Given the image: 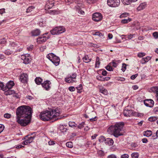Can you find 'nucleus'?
Instances as JSON below:
<instances>
[{
  "label": "nucleus",
  "instance_id": "obj_33",
  "mask_svg": "<svg viewBox=\"0 0 158 158\" xmlns=\"http://www.w3.org/2000/svg\"><path fill=\"white\" fill-rule=\"evenodd\" d=\"M69 127H75L77 126V125L74 122H69Z\"/></svg>",
  "mask_w": 158,
  "mask_h": 158
},
{
  "label": "nucleus",
  "instance_id": "obj_64",
  "mask_svg": "<svg viewBox=\"0 0 158 158\" xmlns=\"http://www.w3.org/2000/svg\"><path fill=\"white\" fill-rule=\"evenodd\" d=\"M156 97L157 100H158V88H156Z\"/></svg>",
  "mask_w": 158,
  "mask_h": 158
},
{
  "label": "nucleus",
  "instance_id": "obj_34",
  "mask_svg": "<svg viewBox=\"0 0 158 158\" xmlns=\"http://www.w3.org/2000/svg\"><path fill=\"white\" fill-rule=\"evenodd\" d=\"M34 8L35 7L33 6H31L29 7L27 9V13L31 12L32 10L34 9Z\"/></svg>",
  "mask_w": 158,
  "mask_h": 158
},
{
  "label": "nucleus",
  "instance_id": "obj_19",
  "mask_svg": "<svg viewBox=\"0 0 158 158\" xmlns=\"http://www.w3.org/2000/svg\"><path fill=\"white\" fill-rule=\"evenodd\" d=\"M114 143V141L112 139L107 138L106 139L105 143L109 145H112Z\"/></svg>",
  "mask_w": 158,
  "mask_h": 158
},
{
  "label": "nucleus",
  "instance_id": "obj_55",
  "mask_svg": "<svg viewBox=\"0 0 158 158\" xmlns=\"http://www.w3.org/2000/svg\"><path fill=\"white\" fill-rule=\"evenodd\" d=\"M75 2L78 4H80L83 2V0H74Z\"/></svg>",
  "mask_w": 158,
  "mask_h": 158
},
{
  "label": "nucleus",
  "instance_id": "obj_45",
  "mask_svg": "<svg viewBox=\"0 0 158 158\" xmlns=\"http://www.w3.org/2000/svg\"><path fill=\"white\" fill-rule=\"evenodd\" d=\"M106 69L109 71H111L113 70L112 67L109 65H108L106 67Z\"/></svg>",
  "mask_w": 158,
  "mask_h": 158
},
{
  "label": "nucleus",
  "instance_id": "obj_2",
  "mask_svg": "<svg viewBox=\"0 0 158 158\" xmlns=\"http://www.w3.org/2000/svg\"><path fill=\"white\" fill-rule=\"evenodd\" d=\"M61 114L60 109L56 108L50 111L46 110L42 112L40 115V118L44 121L53 119L56 121L63 118L60 115Z\"/></svg>",
  "mask_w": 158,
  "mask_h": 158
},
{
  "label": "nucleus",
  "instance_id": "obj_39",
  "mask_svg": "<svg viewBox=\"0 0 158 158\" xmlns=\"http://www.w3.org/2000/svg\"><path fill=\"white\" fill-rule=\"evenodd\" d=\"M106 139L104 137L101 136L100 137L99 140L100 142H103L104 141L105 142Z\"/></svg>",
  "mask_w": 158,
  "mask_h": 158
},
{
  "label": "nucleus",
  "instance_id": "obj_21",
  "mask_svg": "<svg viewBox=\"0 0 158 158\" xmlns=\"http://www.w3.org/2000/svg\"><path fill=\"white\" fill-rule=\"evenodd\" d=\"M152 134V132L150 130H147L143 132V135L148 137L151 136Z\"/></svg>",
  "mask_w": 158,
  "mask_h": 158
},
{
  "label": "nucleus",
  "instance_id": "obj_59",
  "mask_svg": "<svg viewBox=\"0 0 158 158\" xmlns=\"http://www.w3.org/2000/svg\"><path fill=\"white\" fill-rule=\"evenodd\" d=\"M4 129V126L0 125V133H1Z\"/></svg>",
  "mask_w": 158,
  "mask_h": 158
},
{
  "label": "nucleus",
  "instance_id": "obj_3",
  "mask_svg": "<svg viewBox=\"0 0 158 158\" xmlns=\"http://www.w3.org/2000/svg\"><path fill=\"white\" fill-rule=\"evenodd\" d=\"M124 124L123 122L116 123L114 125H112L107 129V131L110 134H113L114 136L118 137L119 136L123 135L121 132Z\"/></svg>",
  "mask_w": 158,
  "mask_h": 158
},
{
  "label": "nucleus",
  "instance_id": "obj_9",
  "mask_svg": "<svg viewBox=\"0 0 158 158\" xmlns=\"http://www.w3.org/2000/svg\"><path fill=\"white\" fill-rule=\"evenodd\" d=\"M102 18L101 14L99 13H95L92 16V19L95 22H98L101 20Z\"/></svg>",
  "mask_w": 158,
  "mask_h": 158
},
{
  "label": "nucleus",
  "instance_id": "obj_15",
  "mask_svg": "<svg viewBox=\"0 0 158 158\" xmlns=\"http://www.w3.org/2000/svg\"><path fill=\"white\" fill-rule=\"evenodd\" d=\"M54 6V2L53 1L48 0L47 1L45 6L46 10L49 9L52 7Z\"/></svg>",
  "mask_w": 158,
  "mask_h": 158
},
{
  "label": "nucleus",
  "instance_id": "obj_60",
  "mask_svg": "<svg viewBox=\"0 0 158 158\" xmlns=\"http://www.w3.org/2000/svg\"><path fill=\"white\" fill-rule=\"evenodd\" d=\"M97 117L96 116H95L94 118H90V120L91 121H95L97 120Z\"/></svg>",
  "mask_w": 158,
  "mask_h": 158
},
{
  "label": "nucleus",
  "instance_id": "obj_63",
  "mask_svg": "<svg viewBox=\"0 0 158 158\" xmlns=\"http://www.w3.org/2000/svg\"><path fill=\"white\" fill-rule=\"evenodd\" d=\"M142 141L143 143H147L148 142V140L146 138L143 139Z\"/></svg>",
  "mask_w": 158,
  "mask_h": 158
},
{
  "label": "nucleus",
  "instance_id": "obj_25",
  "mask_svg": "<svg viewBox=\"0 0 158 158\" xmlns=\"http://www.w3.org/2000/svg\"><path fill=\"white\" fill-rule=\"evenodd\" d=\"M42 80V79L40 77H36L35 79V83L37 85H40L41 84Z\"/></svg>",
  "mask_w": 158,
  "mask_h": 158
},
{
  "label": "nucleus",
  "instance_id": "obj_18",
  "mask_svg": "<svg viewBox=\"0 0 158 158\" xmlns=\"http://www.w3.org/2000/svg\"><path fill=\"white\" fill-rule=\"evenodd\" d=\"M151 58L150 56H147L145 58H142L140 60L141 63L142 64H144L149 61Z\"/></svg>",
  "mask_w": 158,
  "mask_h": 158
},
{
  "label": "nucleus",
  "instance_id": "obj_36",
  "mask_svg": "<svg viewBox=\"0 0 158 158\" xmlns=\"http://www.w3.org/2000/svg\"><path fill=\"white\" fill-rule=\"evenodd\" d=\"M66 146L68 148H72L73 147V143L72 142H69L66 143Z\"/></svg>",
  "mask_w": 158,
  "mask_h": 158
},
{
  "label": "nucleus",
  "instance_id": "obj_30",
  "mask_svg": "<svg viewBox=\"0 0 158 158\" xmlns=\"http://www.w3.org/2000/svg\"><path fill=\"white\" fill-rule=\"evenodd\" d=\"M139 156V153L137 152L133 153L131 154V157L132 158H138Z\"/></svg>",
  "mask_w": 158,
  "mask_h": 158
},
{
  "label": "nucleus",
  "instance_id": "obj_11",
  "mask_svg": "<svg viewBox=\"0 0 158 158\" xmlns=\"http://www.w3.org/2000/svg\"><path fill=\"white\" fill-rule=\"evenodd\" d=\"M51 84V82L49 81L46 80L42 83L41 85L46 90H48L50 88V85Z\"/></svg>",
  "mask_w": 158,
  "mask_h": 158
},
{
  "label": "nucleus",
  "instance_id": "obj_13",
  "mask_svg": "<svg viewBox=\"0 0 158 158\" xmlns=\"http://www.w3.org/2000/svg\"><path fill=\"white\" fill-rule=\"evenodd\" d=\"M133 111L131 110L125 109L123 112L124 116L127 117L133 116Z\"/></svg>",
  "mask_w": 158,
  "mask_h": 158
},
{
  "label": "nucleus",
  "instance_id": "obj_8",
  "mask_svg": "<svg viewBox=\"0 0 158 158\" xmlns=\"http://www.w3.org/2000/svg\"><path fill=\"white\" fill-rule=\"evenodd\" d=\"M21 59L23 60L24 63L25 64H29L31 60V57L29 56V54L22 55L21 56Z\"/></svg>",
  "mask_w": 158,
  "mask_h": 158
},
{
  "label": "nucleus",
  "instance_id": "obj_40",
  "mask_svg": "<svg viewBox=\"0 0 158 158\" xmlns=\"http://www.w3.org/2000/svg\"><path fill=\"white\" fill-rule=\"evenodd\" d=\"M121 1L124 5H128L130 2L129 0H121Z\"/></svg>",
  "mask_w": 158,
  "mask_h": 158
},
{
  "label": "nucleus",
  "instance_id": "obj_17",
  "mask_svg": "<svg viewBox=\"0 0 158 158\" xmlns=\"http://www.w3.org/2000/svg\"><path fill=\"white\" fill-rule=\"evenodd\" d=\"M147 5L146 2L141 3L137 8V10L138 11H139L143 10L147 6Z\"/></svg>",
  "mask_w": 158,
  "mask_h": 158
},
{
  "label": "nucleus",
  "instance_id": "obj_58",
  "mask_svg": "<svg viewBox=\"0 0 158 158\" xmlns=\"http://www.w3.org/2000/svg\"><path fill=\"white\" fill-rule=\"evenodd\" d=\"M117 80L118 81H125V79L124 78L121 77L118 78L117 79Z\"/></svg>",
  "mask_w": 158,
  "mask_h": 158
},
{
  "label": "nucleus",
  "instance_id": "obj_10",
  "mask_svg": "<svg viewBox=\"0 0 158 158\" xmlns=\"http://www.w3.org/2000/svg\"><path fill=\"white\" fill-rule=\"evenodd\" d=\"M34 138V137H31L29 136H27L25 137L24 139L25 140L22 142V144L27 145L32 142Z\"/></svg>",
  "mask_w": 158,
  "mask_h": 158
},
{
  "label": "nucleus",
  "instance_id": "obj_61",
  "mask_svg": "<svg viewBox=\"0 0 158 158\" xmlns=\"http://www.w3.org/2000/svg\"><path fill=\"white\" fill-rule=\"evenodd\" d=\"M5 13V9L3 8L0 9V14H2Z\"/></svg>",
  "mask_w": 158,
  "mask_h": 158
},
{
  "label": "nucleus",
  "instance_id": "obj_31",
  "mask_svg": "<svg viewBox=\"0 0 158 158\" xmlns=\"http://www.w3.org/2000/svg\"><path fill=\"white\" fill-rule=\"evenodd\" d=\"M158 119V117L156 116H152L148 118V120L150 122H154L156 120Z\"/></svg>",
  "mask_w": 158,
  "mask_h": 158
},
{
  "label": "nucleus",
  "instance_id": "obj_7",
  "mask_svg": "<svg viewBox=\"0 0 158 158\" xmlns=\"http://www.w3.org/2000/svg\"><path fill=\"white\" fill-rule=\"evenodd\" d=\"M77 76V75L75 73H73L72 75L70 76L67 77L65 78V81L68 83H73L75 82L76 81L75 80Z\"/></svg>",
  "mask_w": 158,
  "mask_h": 158
},
{
  "label": "nucleus",
  "instance_id": "obj_20",
  "mask_svg": "<svg viewBox=\"0 0 158 158\" xmlns=\"http://www.w3.org/2000/svg\"><path fill=\"white\" fill-rule=\"evenodd\" d=\"M14 82L13 81H10L7 83L6 87L7 89H10L14 85Z\"/></svg>",
  "mask_w": 158,
  "mask_h": 158
},
{
  "label": "nucleus",
  "instance_id": "obj_41",
  "mask_svg": "<svg viewBox=\"0 0 158 158\" xmlns=\"http://www.w3.org/2000/svg\"><path fill=\"white\" fill-rule=\"evenodd\" d=\"M97 79L99 80L102 81H104V77L102 76H98L97 77Z\"/></svg>",
  "mask_w": 158,
  "mask_h": 158
},
{
  "label": "nucleus",
  "instance_id": "obj_49",
  "mask_svg": "<svg viewBox=\"0 0 158 158\" xmlns=\"http://www.w3.org/2000/svg\"><path fill=\"white\" fill-rule=\"evenodd\" d=\"M129 155L127 154H124L121 156V158H128Z\"/></svg>",
  "mask_w": 158,
  "mask_h": 158
},
{
  "label": "nucleus",
  "instance_id": "obj_23",
  "mask_svg": "<svg viewBox=\"0 0 158 158\" xmlns=\"http://www.w3.org/2000/svg\"><path fill=\"white\" fill-rule=\"evenodd\" d=\"M32 34L33 36H37L40 35V31L38 29H36L32 31Z\"/></svg>",
  "mask_w": 158,
  "mask_h": 158
},
{
  "label": "nucleus",
  "instance_id": "obj_22",
  "mask_svg": "<svg viewBox=\"0 0 158 158\" xmlns=\"http://www.w3.org/2000/svg\"><path fill=\"white\" fill-rule=\"evenodd\" d=\"M120 61L119 60H113L112 62L110 63V64L113 66L114 67H116L118 65V64L119 63Z\"/></svg>",
  "mask_w": 158,
  "mask_h": 158
},
{
  "label": "nucleus",
  "instance_id": "obj_47",
  "mask_svg": "<svg viewBox=\"0 0 158 158\" xmlns=\"http://www.w3.org/2000/svg\"><path fill=\"white\" fill-rule=\"evenodd\" d=\"M50 13L51 14L55 15L56 14H58V11H57L56 10H50Z\"/></svg>",
  "mask_w": 158,
  "mask_h": 158
},
{
  "label": "nucleus",
  "instance_id": "obj_53",
  "mask_svg": "<svg viewBox=\"0 0 158 158\" xmlns=\"http://www.w3.org/2000/svg\"><path fill=\"white\" fill-rule=\"evenodd\" d=\"M6 41V40L4 38L0 40V44H4Z\"/></svg>",
  "mask_w": 158,
  "mask_h": 158
},
{
  "label": "nucleus",
  "instance_id": "obj_26",
  "mask_svg": "<svg viewBox=\"0 0 158 158\" xmlns=\"http://www.w3.org/2000/svg\"><path fill=\"white\" fill-rule=\"evenodd\" d=\"M8 89L7 90V89L6 90V92L5 93V94L7 95H11L12 94L15 93V91L14 90H11L10 89Z\"/></svg>",
  "mask_w": 158,
  "mask_h": 158
},
{
  "label": "nucleus",
  "instance_id": "obj_42",
  "mask_svg": "<svg viewBox=\"0 0 158 158\" xmlns=\"http://www.w3.org/2000/svg\"><path fill=\"white\" fill-rule=\"evenodd\" d=\"M146 55L145 53L144 52H139V53L138 54L137 56H138L139 57H142L144 56H145Z\"/></svg>",
  "mask_w": 158,
  "mask_h": 158
},
{
  "label": "nucleus",
  "instance_id": "obj_35",
  "mask_svg": "<svg viewBox=\"0 0 158 158\" xmlns=\"http://www.w3.org/2000/svg\"><path fill=\"white\" fill-rule=\"evenodd\" d=\"M94 35H98L101 37H103V35L102 33L100 32H96L94 34Z\"/></svg>",
  "mask_w": 158,
  "mask_h": 158
},
{
  "label": "nucleus",
  "instance_id": "obj_46",
  "mask_svg": "<svg viewBox=\"0 0 158 158\" xmlns=\"http://www.w3.org/2000/svg\"><path fill=\"white\" fill-rule=\"evenodd\" d=\"M85 125V123L84 122H82L78 126V127L79 129H81L84 127Z\"/></svg>",
  "mask_w": 158,
  "mask_h": 158
},
{
  "label": "nucleus",
  "instance_id": "obj_32",
  "mask_svg": "<svg viewBox=\"0 0 158 158\" xmlns=\"http://www.w3.org/2000/svg\"><path fill=\"white\" fill-rule=\"evenodd\" d=\"M100 92L105 95H106L107 94V90L103 88L100 89Z\"/></svg>",
  "mask_w": 158,
  "mask_h": 158
},
{
  "label": "nucleus",
  "instance_id": "obj_27",
  "mask_svg": "<svg viewBox=\"0 0 158 158\" xmlns=\"http://www.w3.org/2000/svg\"><path fill=\"white\" fill-rule=\"evenodd\" d=\"M131 19L129 18L127 19H123L121 20V22L123 24H125L131 21Z\"/></svg>",
  "mask_w": 158,
  "mask_h": 158
},
{
  "label": "nucleus",
  "instance_id": "obj_50",
  "mask_svg": "<svg viewBox=\"0 0 158 158\" xmlns=\"http://www.w3.org/2000/svg\"><path fill=\"white\" fill-rule=\"evenodd\" d=\"M107 158H117L116 155L114 154H111L108 156L107 157Z\"/></svg>",
  "mask_w": 158,
  "mask_h": 158
},
{
  "label": "nucleus",
  "instance_id": "obj_29",
  "mask_svg": "<svg viewBox=\"0 0 158 158\" xmlns=\"http://www.w3.org/2000/svg\"><path fill=\"white\" fill-rule=\"evenodd\" d=\"M143 116V114L139 113H137L135 111L133 112V116H135L138 117H141Z\"/></svg>",
  "mask_w": 158,
  "mask_h": 158
},
{
  "label": "nucleus",
  "instance_id": "obj_57",
  "mask_svg": "<svg viewBox=\"0 0 158 158\" xmlns=\"http://www.w3.org/2000/svg\"><path fill=\"white\" fill-rule=\"evenodd\" d=\"M137 76V74H136L135 75H133L131 76V78L132 80H134Z\"/></svg>",
  "mask_w": 158,
  "mask_h": 158
},
{
  "label": "nucleus",
  "instance_id": "obj_48",
  "mask_svg": "<svg viewBox=\"0 0 158 158\" xmlns=\"http://www.w3.org/2000/svg\"><path fill=\"white\" fill-rule=\"evenodd\" d=\"M4 117L7 118H10L11 115L8 113L5 114L4 115Z\"/></svg>",
  "mask_w": 158,
  "mask_h": 158
},
{
  "label": "nucleus",
  "instance_id": "obj_52",
  "mask_svg": "<svg viewBox=\"0 0 158 158\" xmlns=\"http://www.w3.org/2000/svg\"><path fill=\"white\" fill-rule=\"evenodd\" d=\"M153 36L155 38H157L158 37V33L157 32H155L153 33Z\"/></svg>",
  "mask_w": 158,
  "mask_h": 158
},
{
  "label": "nucleus",
  "instance_id": "obj_44",
  "mask_svg": "<svg viewBox=\"0 0 158 158\" xmlns=\"http://www.w3.org/2000/svg\"><path fill=\"white\" fill-rule=\"evenodd\" d=\"M98 154L101 156H104V152L102 150H100L98 152Z\"/></svg>",
  "mask_w": 158,
  "mask_h": 158
},
{
  "label": "nucleus",
  "instance_id": "obj_38",
  "mask_svg": "<svg viewBox=\"0 0 158 158\" xmlns=\"http://www.w3.org/2000/svg\"><path fill=\"white\" fill-rule=\"evenodd\" d=\"M129 15V14L127 13H124L122 14L120 16V18H124L127 17Z\"/></svg>",
  "mask_w": 158,
  "mask_h": 158
},
{
  "label": "nucleus",
  "instance_id": "obj_4",
  "mask_svg": "<svg viewBox=\"0 0 158 158\" xmlns=\"http://www.w3.org/2000/svg\"><path fill=\"white\" fill-rule=\"evenodd\" d=\"M47 57L56 66L58 65L60 61L59 57L54 55L52 53H49L47 56Z\"/></svg>",
  "mask_w": 158,
  "mask_h": 158
},
{
  "label": "nucleus",
  "instance_id": "obj_51",
  "mask_svg": "<svg viewBox=\"0 0 158 158\" xmlns=\"http://www.w3.org/2000/svg\"><path fill=\"white\" fill-rule=\"evenodd\" d=\"M65 2L68 5H69L73 2V0H65Z\"/></svg>",
  "mask_w": 158,
  "mask_h": 158
},
{
  "label": "nucleus",
  "instance_id": "obj_56",
  "mask_svg": "<svg viewBox=\"0 0 158 158\" xmlns=\"http://www.w3.org/2000/svg\"><path fill=\"white\" fill-rule=\"evenodd\" d=\"M78 13L81 15H84L85 13V12L84 11L80 9L78 10Z\"/></svg>",
  "mask_w": 158,
  "mask_h": 158
},
{
  "label": "nucleus",
  "instance_id": "obj_14",
  "mask_svg": "<svg viewBox=\"0 0 158 158\" xmlns=\"http://www.w3.org/2000/svg\"><path fill=\"white\" fill-rule=\"evenodd\" d=\"M144 103L146 106L152 107L154 105V102L152 99L146 100L144 101Z\"/></svg>",
  "mask_w": 158,
  "mask_h": 158
},
{
  "label": "nucleus",
  "instance_id": "obj_1",
  "mask_svg": "<svg viewBox=\"0 0 158 158\" xmlns=\"http://www.w3.org/2000/svg\"><path fill=\"white\" fill-rule=\"evenodd\" d=\"M32 112L29 106H21L17 110V121L21 125L26 126L30 122Z\"/></svg>",
  "mask_w": 158,
  "mask_h": 158
},
{
  "label": "nucleus",
  "instance_id": "obj_37",
  "mask_svg": "<svg viewBox=\"0 0 158 158\" xmlns=\"http://www.w3.org/2000/svg\"><path fill=\"white\" fill-rule=\"evenodd\" d=\"M0 90H3L5 91V90H6V87H4L3 84L2 82H0Z\"/></svg>",
  "mask_w": 158,
  "mask_h": 158
},
{
  "label": "nucleus",
  "instance_id": "obj_5",
  "mask_svg": "<svg viewBox=\"0 0 158 158\" xmlns=\"http://www.w3.org/2000/svg\"><path fill=\"white\" fill-rule=\"evenodd\" d=\"M65 30L63 27H56L50 31L52 35H59L65 32Z\"/></svg>",
  "mask_w": 158,
  "mask_h": 158
},
{
  "label": "nucleus",
  "instance_id": "obj_12",
  "mask_svg": "<svg viewBox=\"0 0 158 158\" xmlns=\"http://www.w3.org/2000/svg\"><path fill=\"white\" fill-rule=\"evenodd\" d=\"M28 76L26 73L22 74L20 77V80L23 83H26L27 82L28 79Z\"/></svg>",
  "mask_w": 158,
  "mask_h": 158
},
{
  "label": "nucleus",
  "instance_id": "obj_43",
  "mask_svg": "<svg viewBox=\"0 0 158 158\" xmlns=\"http://www.w3.org/2000/svg\"><path fill=\"white\" fill-rule=\"evenodd\" d=\"M85 1L89 4L93 3L95 2L96 0H85Z\"/></svg>",
  "mask_w": 158,
  "mask_h": 158
},
{
  "label": "nucleus",
  "instance_id": "obj_54",
  "mask_svg": "<svg viewBox=\"0 0 158 158\" xmlns=\"http://www.w3.org/2000/svg\"><path fill=\"white\" fill-rule=\"evenodd\" d=\"M69 89L70 91H73L75 90V89L74 87L71 86L69 88Z\"/></svg>",
  "mask_w": 158,
  "mask_h": 158
},
{
  "label": "nucleus",
  "instance_id": "obj_16",
  "mask_svg": "<svg viewBox=\"0 0 158 158\" xmlns=\"http://www.w3.org/2000/svg\"><path fill=\"white\" fill-rule=\"evenodd\" d=\"M48 39V37H46L43 35L37 39V42L38 43L41 44L45 42Z\"/></svg>",
  "mask_w": 158,
  "mask_h": 158
},
{
  "label": "nucleus",
  "instance_id": "obj_28",
  "mask_svg": "<svg viewBox=\"0 0 158 158\" xmlns=\"http://www.w3.org/2000/svg\"><path fill=\"white\" fill-rule=\"evenodd\" d=\"M100 63L99 58L97 56L96 58L95 67H98Z\"/></svg>",
  "mask_w": 158,
  "mask_h": 158
},
{
  "label": "nucleus",
  "instance_id": "obj_24",
  "mask_svg": "<svg viewBox=\"0 0 158 158\" xmlns=\"http://www.w3.org/2000/svg\"><path fill=\"white\" fill-rule=\"evenodd\" d=\"M83 61L86 63H89L91 61V59L89 58L88 56H85L83 57Z\"/></svg>",
  "mask_w": 158,
  "mask_h": 158
},
{
  "label": "nucleus",
  "instance_id": "obj_6",
  "mask_svg": "<svg viewBox=\"0 0 158 158\" xmlns=\"http://www.w3.org/2000/svg\"><path fill=\"white\" fill-rule=\"evenodd\" d=\"M119 0H107V4L108 6L112 7H116L119 5Z\"/></svg>",
  "mask_w": 158,
  "mask_h": 158
},
{
  "label": "nucleus",
  "instance_id": "obj_62",
  "mask_svg": "<svg viewBox=\"0 0 158 158\" xmlns=\"http://www.w3.org/2000/svg\"><path fill=\"white\" fill-rule=\"evenodd\" d=\"M33 47V45H30L27 48V49L29 51H31Z\"/></svg>",
  "mask_w": 158,
  "mask_h": 158
}]
</instances>
